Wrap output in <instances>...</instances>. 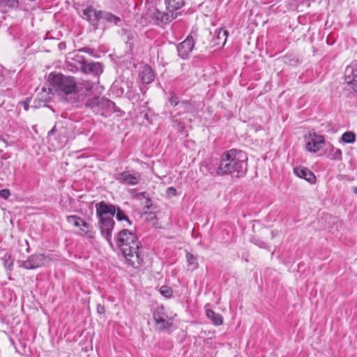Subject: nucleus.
I'll return each instance as SVG.
<instances>
[{
  "instance_id": "f257e3e1",
  "label": "nucleus",
  "mask_w": 357,
  "mask_h": 357,
  "mask_svg": "<svg viewBox=\"0 0 357 357\" xmlns=\"http://www.w3.org/2000/svg\"><path fill=\"white\" fill-rule=\"evenodd\" d=\"M248 155L245 152L231 149L223 153L217 169L218 175L231 174L232 176L241 177L247 172Z\"/></svg>"
},
{
  "instance_id": "f03ea898",
  "label": "nucleus",
  "mask_w": 357,
  "mask_h": 357,
  "mask_svg": "<svg viewBox=\"0 0 357 357\" xmlns=\"http://www.w3.org/2000/svg\"><path fill=\"white\" fill-rule=\"evenodd\" d=\"M117 243L121 250L125 258L130 260L128 257L135 255L137 258L139 242L136 235L128 229H123L119 233Z\"/></svg>"
},
{
  "instance_id": "7ed1b4c3",
  "label": "nucleus",
  "mask_w": 357,
  "mask_h": 357,
  "mask_svg": "<svg viewBox=\"0 0 357 357\" xmlns=\"http://www.w3.org/2000/svg\"><path fill=\"white\" fill-rule=\"evenodd\" d=\"M48 79L52 87L56 91H60L66 95L76 93L77 81L73 77L50 73Z\"/></svg>"
},
{
  "instance_id": "20e7f679",
  "label": "nucleus",
  "mask_w": 357,
  "mask_h": 357,
  "mask_svg": "<svg viewBox=\"0 0 357 357\" xmlns=\"http://www.w3.org/2000/svg\"><path fill=\"white\" fill-rule=\"evenodd\" d=\"M67 222L73 227L79 229L80 234L93 237L92 227L82 218L77 215H69L66 218Z\"/></svg>"
},
{
  "instance_id": "39448f33",
  "label": "nucleus",
  "mask_w": 357,
  "mask_h": 357,
  "mask_svg": "<svg viewBox=\"0 0 357 357\" xmlns=\"http://www.w3.org/2000/svg\"><path fill=\"white\" fill-rule=\"evenodd\" d=\"M96 214L100 220L113 219L116 213V206L107 204L105 202H99L96 205Z\"/></svg>"
},
{
  "instance_id": "423d86ee",
  "label": "nucleus",
  "mask_w": 357,
  "mask_h": 357,
  "mask_svg": "<svg viewBox=\"0 0 357 357\" xmlns=\"http://www.w3.org/2000/svg\"><path fill=\"white\" fill-rule=\"evenodd\" d=\"M168 317L165 312V309L162 306L158 307L153 312V319L155 323L156 328L159 331H163L169 328L172 325L170 319H167Z\"/></svg>"
},
{
  "instance_id": "0eeeda50",
  "label": "nucleus",
  "mask_w": 357,
  "mask_h": 357,
  "mask_svg": "<svg viewBox=\"0 0 357 357\" xmlns=\"http://www.w3.org/2000/svg\"><path fill=\"white\" fill-rule=\"evenodd\" d=\"M112 102L109 100L96 96L87 100L85 106L91 109L94 113L98 114L105 108L109 107Z\"/></svg>"
},
{
  "instance_id": "6e6552de",
  "label": "nucleus",
  "mask_w": 357,
  "mask_h": 357,
  "mask_svg": "<svg viewBox=\"0 0 357 357\" xmlns=\"http://www.w3.org/2000/svg\"><path fill=\"white\" fill-rule=\"evenodd\" d=\"M141 178V174L132 171H124L116 174V179L123 185H137Z\"/></svg>"
},
{
  "instance_id": "1a4fd4ad",
  "label": "nucleus",
  "mask_w": 357,
  "mask_h": 357,
  "mask_svg": "<svg viewBox=\"0 0 357 357\" xmlns=\"http://www.w3.org/2000/svg\"><path fill=\"white\" fill-rule=\"evenodd\" d=\"M77 61L79 63L80 69L85 73H92L99 75L102 72V66L99 62L87 63L84 61L83 56H77Z\"/></svg>"
},
{
  "instance_id": "9d476101",
  "label": "nucleus",
  "mask_w": 357,
  "mask_h": 357,
  "mask_svg": "<svg viewBox=\"0 0 357 357\" xmlns=\"http://www.w3.org/2000/svg\"><path fill=\"white\" fill-rule=\"evenodd\" d=\"M324 145H326L324 137L314 133L310 135L305 147L307 151L316 153L322 149Z\"/></svg>"
},
{
  "instance_id": "9b49d317",
  "label": "nucleus",
  "mask_w": 357,
  "mask_h": 357,
  "mask_svg": "<svg viewBox=\"0 0 357 357\" xmlns=\"http://www.w3.org/2000/svg\"><path fill=\"white\" fill-rule=\"evenodd\" d=\"M194 46L195 43L192 37L188 36L184 41L179 43L177 46L178 56L183 59H187L193 50Z\"/></svg>"
},
{
  "instance_id": "f8f14e48",
  "label": "nucleus",
  "mask_w": 357,
  "mask_h": 357,
  "mask_svg": "<svg viewBox=\"0 0 357 357\" xmlns=\"http://www.w3.org/2000/svg\"><path fill=\"white\" fill-rule=\"evenodd\" d=\"M102 10H97L93 7H88L84 10L83 14L89 21L94 29L98 28V22L100 20Z\"/></svg>"
},
{
  "instance_id": "ddd939ff",
  "label": "nucleus",
  "mask_w": 357,
  "mask_h": 357,
  "mask_svg": "<svg viewBox=\"0 0 357 357\" xmlns=\"http://www.w3.org/2000/svg\"><path fill=\"white\" fill-rule=\"evenodd\" d=\"M99 225L102 235L107 241H109L112 238V233L114 225L113 219L100 220Z\"/></svg>"
},
{
  "instance_id": "4468645a",
  "label": "nucleus",
  "mask_w": 357,
  "mask_h": 357,
  "mask_svg": "<svg viewBox=\"0 0 357 357\" xmlns=\"http://www.w3.org/2000/svg\"><path fill=\"white\" fill-rule=\"evenodd\" d=\"M294 172L297 176L301 178H304L310 183H314L316 181V176H314V174L310 170L305 167H296Z\"/></svg>"
},
{
  "instance_id": "2eb2a0df",
  "label": "nucleus",
  "mask_w": 357,
  "mask_h": 357,
  "mask_svg": "<svg viewBox=\"0 0 357 357\" xmlns=\"http://www.w3.org/2000/svg\"><path fill=\"white\" fill-rule=\"evenodd\" d=\"M96 84L88 80H80L76 82V93L77 92H90L94 87Z\"/></svg>"
},
{
  "instance_id": "dca6fc26",
  "label": "nucleus",
  "mask_w": 357,
  "mask_h": 357,
  "mask_svg": "<svg viewBox=\"0 0 357 357\" xmlns=\"http://www.w3.org/2000/svg\"><path fill=\"white\" fill-rule=\"evenodd\" d=\"M142 81L145 84L151 83L154 79V75L151 68L148 66H144L139 73Z\"/></svg>"
},
{
  "instance_id": "f3484780",
  "label": "nucleus",
  "mask_w": 357,
  "mask_h": 357,
  "mask_svg": "<svg viewBox=\"0 0 357 357\" xmlns=\"http://www.w3.org/2000/svg\"><path fill=\"white\" fill-rule=\"evenodd\" d=\"M100 20H105L109 24H113L114 25H119L121 22V18L112 14V13L102 11L100 15Z\"/></svg>"
},
{
  "instance_id": "a211bd4d",
  "label": "nucleus",
  "mask_w": 357,
  "mask_h": 357,
  "mask_svg": "<svg viewBox=\"0 0 357 357\" xmlns=\"http://www.w3.org/2000/svg\"><path fill=\"white\" fill-rule=\"evenodd\" d=\"M45 256L42 254L33 255L29 259L30 268H39L40 266H45Z\"/></svg>"
},
{
  "instance_id": "6ab92c4d",
  "label": "nucleus",
  "mask_w": 357,
  "mask_h": 357,
  "mask_svg": "<svg viewBox=\"0 0 357 357\" xmlns=\"http://www.w3.org/2000/svg\"><path fill=\"white\" fill-rule=\"evenodd\" d=\"M206 317L215 326H220L223 324V318L221 314L215 312L213 310L208 309L206 311Z\"/></svg>"
},
{
  "instance_id": "aec40b11",
  "label": "nucleus",
  "mask_w": 357,
  "mask_h": 357,
  "mask_svg": "<svg viewBox=\"0 0 357 357\" xmlns=\"http://www.w3.org/2000/svg\"><path fill=\"white\" fill-rule=\"evenodd\" d=\"M184 0H166V6L169 12L180 9L184 5Z\"/></svg>"
},
{
  "instance_id": "412c9836",
  "label": "nucleus",
  "mask_w": 357,
  "mask_h": 357,
  "mask_svg": "<svg viewBox=\"0 0 357 357\" xmlns=\"http://www.w3.org/2000/svg\"><path fill=\"white\" fill-rule=\"evenodd\" d=\"M154 17L157 19L160 20L162 22L167 23L168 22H170L174 18V15L173 13H171L170 14L169 13H162L159 10H156L154 13Z\"/></svg>"
},
{
  "instance_id": "4be33fe9",
  "label": "nucleus",
  "mask_w": 357,
  "mask_h": 357,
  "mask_svg": "<svg viewBox=\"0 0 357 357\" xmlns=\"http://www.w3.org/2000/svg\"><path fill=\"white\" fill-rule=\"evenodd\" d=\"M227 36L228 32L227 30L223 29H220L217 35V40H218L217 45L223 47L227 42Z\"/></svg>"
},
{
  "instance_id": "5701e85b",
  "label": "nucleus",
  "mask_w": 357,
  "mask_h": 357,
  "mask_svg": "<svg viewBox=\"0 0 357 357\" xmlns=\"http://www.w3.org/2000/svg\"><path fill=\"white\" fill-rule=\"evenodd\" d=\"M342 140L344 143L352 144L356 141V136L353 132H345L341 137Z\"/></svg>"
},
{
  "instance_id": "b1692460",
  "label": "nucleus",
  "mask_w": 357,
  "mask_h": 357,
  "mask_svg": "<svg viewBox=\"0 0 357 357\" xmlns=\"http://www.w3.org/2000/svg\"><path fill=\"white\" fill-rule=\"evenodd\" d=\"M116 218L119 221L126 220L128 225H130L131 222L128 218V217L125 215L124 212L121 210L119 207H116Z\"/></svg>"
},
{
  "instance_id": "393cba45",
  "label": "nucleus",
  "mask_w": 357,
  "mask_h": 357,
  "mask_svg": "<svg viewBox=\"0 0 357 357\" xmlns=\"http://www.w3.org/2000/svg\"><path fill=\"white\" fill-rule=\"evenodd\" d=\"M160 293L166 298H170L172 296V289L167 286H162L159 289Z\"/></svg>"
},
{
  "instance_id": "a878e982",
  "label": "nucleus",
  "mask_w": 357,
  "mask_h": 357,
  "mask_svg": "<svg viewBox=\"0 0 357 357\" xmlns=\"http://www.w3.org/2000/svg\"><path fill=\"white\" fill-rule=\"evenodd\" d=\"M186 258L188 262L189 266H196L197 264L195 263L196 258L190 253L186 254Z\"/></svg>"
},
{
  "instance_id": "bb28decb",
  "label": "nucleus",
  "mask_w": 357,
  "mask_h": 357,
  "mask_svg": "<svg viewBox=\"0 0 357 357\" xmlns=\"http://www.w3.org/2000/svg\"><path fill=\"white\" fill-rule=\"evenodd\" d=\"M169 101L171 105L174 107L176 106L178 103V98L175 96V94L173 92L170 93Z\"/></svg>"
},
{
  "instance_id": "cd10ccee",
  "label": "nucleus",
  "mask_w": 357,
  "mask_h": 357,
  "mask_svg": "<svg viewBox=\"0 0 357 357\" xmlns=\"http://www.w3.org/2000/svg\"><path fill=\"white\" fill-rule=\"evenodd\" d=\"M10 195V190L8 189H3L0 190V196L4 199H8Z\"/></svg>"
},
{
  "instance_id": "c85d7f7f",
  "label": "nucleus",
  "mask_w": 357,
  "mask_h": 357,
  "mask_svg": "<svg viewBox=\"0 0 357 357\" xmlns=\"http://www.w3.org/2000/svg\"><path fill=\"white\" fill-rule=\"evenodd\" d=\"M349 83L351 85V88L357 92V75H355L353 80L349 82Z\"/></svg>"
},
{
  "instance_id": "c756f323",
  "label": "nucleus",
  "mask_w": 357,
  "mask_h": 357,
  "mask_svg": "<svg viewBox=\"0 0 357 357\" xmlns=\"http://www.w3.org/2000/svg\"><path fill=\"white\" fill-rule=\"evenodd\" d=\"M167 193L169 196H176V190L173 187H169L167 190Z\"/></svg>"
},
{
  "instance_id": "7c9ffc66",
  "label": "nucleus",
  "mask_w": 357,
  "mask_h": 357,
  "mask_svg": "<svg viewBox=\"0 0 357 357\" xmlns=\"http://www.w3.org/2000/svg\"><path fill=\"white\" fill-rule=\"evenodd\" d=\"M341 155H342V151L340 149H336L335 151V153L333 156V159H337V160H339L341 158Z\"/></svg>"
},
{
  "instance_id": "2f4dec72",
  "label": "nucleus",
  "mask_w": 357,
  "mask_h": 357,
  "mask_svg": "<svg viewBox=\"0 0 357 357\" xmlns=\"http://www.w3.org/2000/svg\"><path fill=\"white\" fill-rule=\"evenodd\" d=\"M253 243L258 245L259 248H265L266 247V243L263 241H261V240H254L253 241Z\"/></svg>"
},
{
  "instance_id": "473e14b6",
  "label": "nucleus",
  "mask_w": 357,
  "mask_h": 357,
  "mask_svg": "<svg viewBox=\"0 0 357 357\" xmlns=\"http://www.w3.org/2000/svg\"><path fill=\"white\" fill-rule=\"evenodd\" d=\"M97 312L99 313V314H102L104 313L105 312V307L101 305H98L97 306Z\"/></svg>"
},
{
  "instance_id": "72a5a7b5",
  "label": "nucleus",
  "mask_w": 357,
  "mask_h": 357,
  "mask_svg": "<svg viewBox=\"0 0 357 357\" xmlns=\"http://www.w3.org/2000/svg\"><path fill=\"white\" fill-rule=\"evenodd\" d=\"M22 105L24 107V109L25 110H28L29 109V103L26 101L22 102Z\"/></svg>"
},
{
  "instance_id": "f704fd0d",
  "label": "nucleus",
  "mask_w": 357,
  "mask_h": 357,
  "mask_svg": "<svg viewBox=\"0 0 357 357\" xmlns=\"http://www.w3.org/2000/svg\"><path fill=\"white\" fill-rule=\"evenodd\" d=\"M55 131H56V128H55V127H54V128H52V129L49 132L48 135H53V134L55 132Z\"/></svg>"
},
{
  "instance_id": "c9c22d12",
  "label": "nucleus",
  "mask_w": 357,
  "mask_h": 357,
  "mask_svg": "<svg viewBox=\"0 0 357 357\" xmlns=\"http://www.w3.org/2000/svg\"><path fill=\"white\" fill-rule=\"evenodd\" d=\"M327 146H327V149H330L331 150H333V149H334L333 146V145H331L330 143H328V144H327Z\"/></svg>"
},
{
  "instance_id": "e433bc0d",
  "label": "nucleus",
  "mask_w": 357,
  "mask_h": 357,
  "mask_svg": "<svg viewBox=\"0 0 357 357\" xmlns=\"http://www.w3.org/2000/svg\"><path fill=\"white\" fill-rule=\"evenodd\" d=\"M82 51L87 52L89 54H91V50L90 49L84 48Z\"/></svg>"
},
{
  "instance_id": "4c0bfd02",
  "label": "nucleus",
  "mask_w": 357,
  "mask_h": 357,
  "mask_svg": "<svg viewBox=\"0 0 357 357\" xmlns=\"http://www.w3.org/2000/svg\"><path fill=\"white\" fill-rule=\"evenodd\" d=\"M353 191H354V192L355 194H357V187H354V188H353Z\"/></svg>"
},
{
  "instance_id": "58836bf2",
  "label": "nucleus",
  "mask_w": 357,
  "mask_h": 357,
  "mask_svg": "<svg viewBox=\"0 0 357 357\" xmlns=\"http://www.w3.org/2000/svg\"><path fill=\"white\" fill-rule=\"evenodd\" d=\"M12 265H13V264H12V262H10V263H9V264H8V267H10V266H11Z\"/></svg>"
}]
</instances>
